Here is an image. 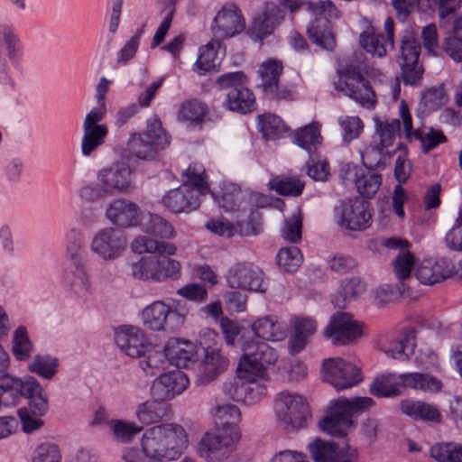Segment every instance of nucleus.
<instances>
[{
    "label": "nucleus",
    "mask_w": 462,
    "mask_h": 462,
    "mask_svg": "<svg viewBox=\"0 0 462 462\" xmlns=\"http://www.w3.org/2000/svg\"><path fill=\"white\" fill-rule=\"evenodd\" d=\"M420 44L411 30H405L401 35L400 51L396 61L401 68L404 84L418 86L423 75V68L419 64Z\"/></svg>",
    "instance_id": "nucleus-10"
},
{
    "label": "nucleus",
    "mask_w": 462,
    "mask_h": 462,
    "mask_svg": "<svg viewBox=\"0 0 462 462\" xmlns=\"http://www.w3.org/2000/svg\"><path fill=\"white\" fill-rule=\"evenodd\" d=\"M376 130L379 135V144L388 148L393 144L396 134L400 130V121L393 119L391 122H379Z\"/></svg>",
    "instance_id": "nucleus-63"
},
{
    "label": "nucleus",
    "mask_w": 462,
    "mask_h": 462,
    "mask_svg": "<svg viewBox=\"0 0 462 462\" xmlns=\"http://www.w3.org/2000/svg\"><path fill=\"white\" fill-rule=\"evenodd\" d=\"M339 225L352 231H362L372 223L370 203L355 198L342 202L339 211Z\"/></svg>",
    "instance_id": "nucleus-14"
},
{
    "label": "nucleus",
    "mask_w": 462,
    "mask_h": 462,
    "mask_svg": "<svg viewBox=\"0 0 462 462\" xmlns=\"http://www.w3.org/2000/svg\"><path fill=\"white\" fill-rule=\"evenodd\" d=\"M143 320L150 329L174 331L183 325L185 317L162 301H154L143 310Z\"/></svg>",
    "instance_id": "nucleus-13"
},
{
    "label": "nucleus",
    "mask_w": 462,
    "mask_h": 462,
    "mask_svg": "<svg viewBox=\"0 0 462 462\" xmlns=\"http://www.w3.org/2000/svg\"><path fill=\"white\" fill-rule=\"evenodd\" d=\"M385 149L379 143H371L365 146L361 153L362 162L369 170L384 169L391 157Z\"/></svg>",
    "instance_id": "nucleus-47"
},
{
    "label": "nucleus",
    "mask_w": 462,
    "mask_h": 462,
    "mask_svg": "<svg viewBox=\"0 0 462 462\" xmlns=\"http://www.w3.org/2000/svg\"><path fill=\"white\" fill-rule=\"evenodd\" d=\"M189 384L188 375L180 371L175 370L162 374L153 381L151 392L153 397L162 401L171 400L180 394Z\"/></svg>",
    "instance_id": "nucleus-20"
},
{
    "label": "nucleus",
    "mask_w": 462,
    "mask_h": 462,
    "mask_svg": "<svg viewBox=\"0 0 462 462\" xmlns=\"http://www.w3.org/2000/svg\"><path fill=\"white\" fill-rule=\"evenodd\" d=\"M374 403L370 397L339 398L334 402L328 415L320 420L319 427L331 436L344 437L353 425V416L365 411Z\"/></svg>",
    "instance_id": "nucleus-6"
},
{
    "label": "nucleus",
    "mask_w": 462,
    "mask_h": 462,
    "mask_svg": "<svg viewBox=\"0 0 462 462\" xmlns=\"http://www.w3.org/2000/svg\"><path fill=\"white\" fill-rule=\"evenodd\" d=\"M33 346L24 327H19L14 333L12 352L18 361L30 358Z\"/></svg>",
    "instance_id": "nucleus-58"
},
{
    "label": "nucleus",
    "mask_w": 462,
    "mask_h": 462,
    "mask_svg": "<svg viewBox=\"0 0 462 462\" xmlns=\"http://www.w3.org/2000/svg\"><path fill=\"white\" fill-rule=\"evenodd\" d=\"M141 226L143 232L161 239H171L174 236L172 225L156 214H149L143 219Z\"/></svg>",
    "instance_id": "nucleus-45"
},
{
    "label": "nucleus",
    "mask_w": 462,
    "mask_h": 462,
    "mask_svg": "<svg viewBox=\"0 0 462 462\" xmlns=\"http://www.w3.org/2000/svg\"><path fill=\"white\" fill-rule=\"evenodd\" d=\"M69 239H73L72 242L68 245V253L72 260V265L74 271L73 278L70 280L71 286H79L83 289H88V275L85 271L84 263L80 254L82 236L76 230H71L68 235Z\"/></svg>",
    "instance_id": "nucleus-31"
},
{
    "label": "nucleus",
    "mask_w": 462,
    "mask_h": 462,
    "mask_svg": "<svg viewBox=\"0 0 462 462\" xmlns=\"http://www.w3.org/2000/svg\"><path fill=\"white\" fill-rule=\"evenodd\" d=\"M139 358V365L146 375L154 376L162 373L170 364L166 346L158 350L150 345Z\"/></svg>",
    "instance_id": "nucleus-38"
},
{
    "label": "nucleus",
    "mask_w": 462,
    "mask_h": 462,
    "mask_svg": "<svg viewBox=\"0 0 462 462\" xmlns=\"http://www.w3.org/2000/svg\"><path fill=\"white\" fill-rule=\"evenodd\" d=\"M160 4L163 5L162 14H164V17L155 32L152 39V45L156 47L161 45L171 26V23L176 12V4L178 0H158Z\"/></svg>",
    "instance_id": "nucleus-54"
},
{
    "label": "nucleus",
    "mask_w": 462,
    "mask_h": 462,
    "mask_svg": "<svg viewBox=\"0 0 462 462\" xmlns=\"http://www.w3.org/2000/svg\"><path fill=\"white\" fill-rule=\"evenodd\" d=\"M385 36L374 27H367L359 36L361 47L371 55L383 58L394 48V22L388 17L384 22Z\"/></svg>",
    "instance_id": "nucleus-15"
},
{
    "label": "nucleus",
    "mask_w": 462,
    "mask_h": 462,
    "mask_svg": "<svg viewBox=\"0 0 462 462\" xmlns=\"http://www.w3.org/2000/svg\"><path fill=\"white\" fill-rule=\"evenodd\" d=\"M309 449L315 462H332L341 454V451L345 450V448H339L334 442L317 439L309 445Z\"/></svg>",
    "instance_id": "nucleus-52"
},
{
    "label": "nucleus",
    "mask_w": 462,
    "mask_h": 462,
    "mask_svg": "<svg viewBox=\"0 0 462 462\" xmlns=\"http://www.w3.org/2000/svg\"><path fill=\"white\" fill-rule=\"evenodd\" d=\"M325 336L336 345H346L362 336L360 324L346 313H337L324 332Z\"/></svg>",
    "instance_id": "nucleus-17"
},
{
    "label": "nucleus",
    "mask_w": 462,
    "mask_h": 462,
    "mask_svg": "<svg viewBox=\"0 0 462 462\" xmlns=\"http://www.w3.org/2000/svg\"><path fill=\"white\" fill-rule=\"evenodd\" d=\"M258 125L260 132L266 140L280 139L288 130L282 119L273 114L259 116Z\"/></svg>",
    "instance_id": "nucleus-46"
},
{
    "label": "nucleus",
    "mask_w": 462,
    "mask_h": 462,
    "mask_svg": "<svg viewBox=\"0 0 462 462\" xmlns=\"http://www.w3.org/2000/svg\"><path fill=\"white\" fill-rule=\"evenodd\" d=\"M245 22L241 10L235 4H227L219 10L213 21L212 32L222 41L244 31Z\"/></svg>",
    "instance_id": "nucleus-16"
},
{
    "label": "nucleus",
    "mask_w": 462,
    "mask_h": 462,
    "mask_svg": "<svg viewBox=\"0 0 462 462\" xmlns=\"http://www.w3.org/2000/svg\"><path fill=\"white\" fill-rule=\"evenodd\" d=\"M220 46L221 41L214 37L208 44L199 49L196 65L200 71L206 73L220 65L217 56V50Z\"/></svg>",
    "instance_id": "nucleus-48"
},
{
    "label": "nucleus",
    "mask_w": 462,
    "mask_h": 462,
    "mask_svg": "<svg viewBox=\"0 0 462 462\" xmlns=\"http://www.w3.org/2000/svg\"><path fill=\"white\" fill-rule=\"evenodd\" d=\"M282 69V62L273 59L267 60L261 65L259 74L262 79V87L266 94L272 97L277 96Z\"/></svg>",
    "instance_id": "nucleus-40"
},
{
    "label": "nucleus",
    "mask_w": 462,
    "mask_h": 462,
    "mask_svg": "<svg viewBox=\"0 0 462 462\" xmlns=\"http://www.w3.org/2000/svg\"><path fill=\"white\" fill-rule=\"evenodd\" d=\"M415 265V258L410 251L400 253L393 263L396 277L402 281L410 277Z\"/></svg>",
    "instance_id": "nucleus-62"
},
{
    "label": "nucleus",
    "mask_w": 462,
    "mask_h": 462,
    "mask_svg": "<svg viewBox=\"0 0 462 462\" xmlns=\"http://www.w3.org/2000/svg\"><path fill=\"white\" fill-rule=\"evenodd\" d=\"M160 4L163 5L162 14H164V17L155 32L152 39V45L156 47L161 45L171 26V23L176 12V4L178 0H158Z\"/></svg>",
    "instance_id": "nucleus-56"
},
{
    "label": "nucleus",
    "mask_w": 462,
    "mask_h": 462,
    "mask_svg": "<svg viewBox=\"0 0 462 462\" xmlns=\"http://www.w3.org/2000/svg\"><path fill=\"white\" fill-rule=\"evenodd\" d=\"M217 82L220 88L226 90L224 104L227 109L240 114L251 113L256 109L255 97L248 88L249 80L245 72L225 73Z\"/></svg>",
    "instance_id": "nucleus-7"
},
{
    "label": "nucleus",
    "mask_w": 462,
    "mask_h": 462,
    "mask_svg": "<svg viewBox=\"0 0 462 462\" xmlns=\"http://www.w3.org/2000/svg\"><path fill=\"white\" fill-rule=\"evenodd\" d=\"M284 16V12L276 4L266 3L263 11L254 17L247 34L254 41H263L273 33Z\"/></svg>",
    "instance_id": "nucleus-22"
},
{
    "label": "nucleus",
    "mask_w": 462,
    "mask_h": 462,
    "mask_svg": "<svg viewBox=\"0 0 462 462\" xmlns=\"http://www.w3.org/2000/svg\"><path fill=\"white\" fill-rule=\"evenodd\" d=\"M145 456L157 462L178 458L188 445V436L178 424H162L148 429L142 438Z\"/></svg>",
    "instance_id": "nucleus-4"
},
{
    "label": "nucleus",
    "mask_w": 462,
    "mask_h": 462,
    "mask_svg": "<svg viewBox=\"0 0 462 462\" xmlns=\"http://www.w3.org/2000/svg\"><path fill=\"white\" fill-rule=\"evenodd\" d=\"M220 328L226 343L229 346H235L237 340L242 347L243 336L245 339H248L245 328L236 320L222 317L220 319Z\"/></svg>",
    "instance_id": "nucleus-60"
},
{
    "label": "nucleus",
    "mask_w": 462,
    "mask_h": 462,
    "mask_svg": "<svg viewBox=\"0 0 462 462\" xmlns=\"http://www.w3.org/2000/svg\"><path fill=\"white\" fill-rule=\"evenodd\" d=\"M240 418L241 412L236 405L217 406L214 415L217 429L201 439L198 448L200 456L212 459L232 452L241 437L237 427Z\"/></svg>",
    "instance_id": "nucleus-3"
},
{
    "label": "nucleus",
    "mask_w": 462,
    "mask_h": 462,
    "mask_svg": "<svg viewBox=\"0 0 462 462\" xmlns=\"http://www.w3.org/2000/svg\"><path fill=\"white\" fill-rule=\"evenodd\" d=\"M137 254L158 253L160 256H143L131 265L132 275L143 281L163 282L177 280L180 275V262L170 258L176 252V246L168 242L159 241L146 236H137L131 245Z\"/></svg>",
    "instance_id": "nucleus-2"
},
{
    "label": "nucleus",
    "mask_w": 462,
    "mask_h": 462,
    "mask_svg": "<svg viewBox=\"0 0 462 462\" xmlns=\"http://www.w3.org/2000/svg\"><path fill=\"white\" fill-rule=\"evenodd\" d=\"M365 290V284L357 277L350 280H344L341 282L340 290L333 297L332 303L336 308L345 309L348 302L361 295Z\"/></svg>",
    "instance_id": "nucleus-43"
},
{
    "label": "nucleus",
    "mask_w": 462,
    "mask_h": 462,
    "mask_svg": "<svg viewBox=\"0 0 462 462\" xmlns=\"http://www.w3.org/2000/svg\"><path fill=\"white\" fill-rule=\"evenodd\" d=\"M455 273L452 263L441 259L437 262L423 261L416 270V277L423 284L432 285L451 277Z\"/></svg>",
    "instance_id": "nucleus-28"
},
{
    "label": "nucleus",
    "mask_w": 462,
    "mask_h": 462,
    "mask_svg": "<svg viewBox=\"0 0 462 462\" xmlns=\"http://www.w3.org/2000/svg\"><path fill=\"white\" fill-rule=\"evenodd\" d=\"M400 406L402 413L414 420L439 422L441 419L438 409L424 402L403 400Z\"/></svg>",
    "instance_id": "nucleus-41"
},
{
    "label": "nucleus",
    "mask_w": 462,
    "mask_h": 462,
    "mask_svg": "<svg viewBox=\"0 0 462 462\" xmlns=\"http://www.w3.org/2000/svg\"><path fill=\"white\" fill-rule=\"evenodd\" d=\"M160 4L163 5L162 14H164V17L155 32L152 39V45L156 47L161 45L171 26V23L176 12V4L178 0H158Z\"/></svg>",
    "instance_id": "nucleus-55"
},
{
    "label": "nucleus",
    "mask_w": 462,
    "mask_h": 462,
    "mask_svg": "<svg viewBox=\"0 0 462 462\" xmlns=\"http://www.w3.org/2000/svg\"><path fill=\"white\" fill-rule=\"evenodd\" d=\"M127 245L123 232L114 228L99 231L92 241V249L104 259H115L125 249Z\"/></svg>",
    "instance_id": "nucleus-23"
},
{
    "label": "nucleus",
    "mask_w": 462,
    "mask_h": 462,
    "mask_svg": "<svg viewBox=\"0 0 462 462\" xmlns=\"http://www.w3.org/2000/svg\"><path fill=\"white\" fill-rule=\"evenodd\" d=\"M399 114L402 121L406 137L420 141L423 152L427 153L441 143L448 142L447 136L441 130L430 129L424 134L420 130H413L411 116L409 107L404 100H402Z\"/></svg>",
    "instance_id": "nucleus-18"
},
{
    "label": "nucleus",
    "mask_w": 462,
    "mask_h": 462,
    "mask_svg": "<svg viewBox=\"0 0 462 462\" xmlns=\"http://www.w3.org/2000/svg\"><path fill=\"white\" fill-rule=\"evenodd\" d=\"M0 44L5 46L11 62L18 65L23 55V46L14 27L3 26L0 28Z\"/></svg>",
    "instance_id": "nucleus-42"
},
{
    "label": "nucleus",
    "mask_w": 462,
    "mask_h": 462,
    "mask_svg": "<svg viewBox=\"0 0 462 462\" xmlns=\"http://www.w3.org/2000/svg\"><path fill=\"white\" fill-rule=\"evenodd\" d=\"M251 331L259 338L280 341L287 337V328L278 321L275 316H265L256 319L251 326Z\"/></svg>",
    "instance_id": "nucleus-36"
},
{
    "label": "nucleus",
    "mask_w": 462,
    "mask_h": 462,
    "mask_svg": "<svg viewBox=\"0 0 462 462\" xmlns=\"http://www.w3.org/2000/svg\"><path fill=\"white\" fill-rule=\"evenodd\" d=\"M322 367L324 381L338 391L351 388L363 380L360 368L340 357L325 360Z\"/></svg>",
    "instance_id": "nucleus-11"
},
{
    "label": "nucleus",
    "mask_w": 462,
    "mask_h": 462,
    "mask_svg": "<svg viewBox=\"0 0 462 462\" xmlns=\"http://www.w3.org/2000/svg\"><path fill=\"white\" fill-rule=\"evenodd\" d=\"M138 209L134 203L118 199L107 208L106 216L115 225L128 227L138 224Z\"/></svg>",
    "instance_id": "nucleus-33"
},
{
    "label": "nucleus",
    "mask_w": 462,
    "mask_h": 462,
    "mask_svg": "<svg viewBox=\"0 0 462 462\" xmlns=\"http://www.w3.org/2000/svg\"><path fill=\"white\" fill-rule=\"evenodd\" d=\"M340 177L345 183L348 180L354 181L358 193L367 199L376 194L383 180L381 174L370 171H365L351 164H346L341 168Z\"/></svg>",
    "instance_id": "nucleus-19"
},
{
    "label": "nucleus",
    "mask_w": 462,
    "mask_h": 462,
    "mask_svg": "<svg viewBox=\"0 0 462 462\" xmlns=\"http://www.w3.org/2000/svg\"><path fill=\"white\" fill-rule=\"evenodd\" d=\"M338 124L345 143H350L358 138L364 129V124L358 116H341L338 119Z\"/></svg>",
    "instance_id": "nucleus-61"
},
{
    "label": "nucleus",
    "mask_w": 462,
    "mask_h": 462,
    "mask_svg": "<svg viewBox=\"0 0 462 462\" xmlns=\"http://www.w3.org/2000/svg\"><path fill=\"white\" fill-rule=\"evenodd\" d=\"M163 206L172 213H181L197 209L200 199L192 189L180 187L168 191L162 199Z\"/></svg>",
    "instance_id": "nucleus-26"
},
{
    "label": "nucleus",
    "mask_w": 462,
    "mask_h": 462,
    "mask_svg": "<svg viewBox=\"0 0 462 462\" xmlns=\"http://www.w3.org/2000/svg\"><path fill=\"white\" fill-rule=\"evenodd\" d=\"M171 413V405L159 399L147 401L138 405L136 416L145 425L154 424L168 419Z\"/></svg>",
    "instance_id": "nucleus-35"
},
{
    "label": "nucleus",
    "mask_w": 462,
    "mask_h": 462,
    "mask_svg": "<svg viewBox=\"0 0 462 462\" xmlns=\"http://www.w3.org/2000/svg\"><path fill=\"white\" fill-rule=\"evenodd\" d=\"M61 455L56 444L43 443L37 447L32 462H60Z\"/></svg>",
    "instance_id": "nucleus-64"
},
{
    "label": "nucleus",
    "mask_w": 462,
    "mask_h": 462,
    "mask_svg": "<svg viewBox=\"0 0 462 462\" xmlns=\"http://www.w3.org/2000/svg\"><path fill=\"white\" fill-rule=\"evenodd\" d=\"M133 171L125 162H117L110 168L99 171L97 180L108 196L117 192H128L132 184Z\"/></svg>",
    "instance_id": "nucleus-21"
},
{
    "label": "nucleus",
    "mask_w": 462,
    "mask_h": 462,
    "mask_svg": "<svg viewBox=\"0 0 462 462\" xmlns=\"http://www.w3.org/2000/svg\"><path fill=\"white\" fill-rule=\"evenodd\" d=\"M430 457L437 462H462V445L457 442H439L430 448Z\"/></svg>",
    "instance_id": "nucleus-50"
},
{
    "label": "nucleus",
    "mask_w": 462,
    "mask_h": 462,
    "mask_svg": "<svg viewBox=\"0 0 462 462\" xmlns=\"http://www.w3.org/2000/svg\"><path fill=\"white\" fill-rule=\"evenodd\" d=\"M24 397L28 400L30 411L35 415H44L48 410V401L43 389L37 380L28 377L26 380L9 374L0 376V406H14Z\"/></svg>",
    "instance_id": "nucleus-5"
},
{
    "label": "nucleus",
    "mask_w": 462,
    "mask_h": 462,
    "mask_svg": "<svg viewBox=\"0 0 462 462\" xmlns=\"http://www.w3.org/2000/svg\"><path fill=\"white\" fill-rule=\"evenodd\" d=\"M115 341L118 347L131 357L141 356L150 346L143 332L133 326H123L116 329Z\"/></svg>",
    "instance_id": "nucleus-25"
},
{
    "label": "nucleus",
    "mask_w": 462,
    "mask_h": 462,
    "mask_svg": "<svg viewBox=\"0 0 462 462\" xmlns=\"http://www.w3.org/2000/svg\"><path fill=\"white\" fill-rule=\"evenodd\" d=\"M415 347L416 329L411 324H405L400 328V337L394 346L385 350V354L393 359L406 361L413 355Z\"/></svg>",
    "instance_id": "nucleus-32"
},
{
    "label": "nucleus",
    "mask_w": 462,
    "mask_h": 462,
    "mask_svg": "<svg viewBox=\"0 0 462 462\" xmlns=\"http://www.w3.org/2000/svg\"><path fill=\"white\" fill-rule=\"evenodd\" d=\"M291 355H296L307 346L317 331V322L310 317L295 316L291 319Z\"/></svg>",
    "instance_id": "nucleus-29"
},
{
    "label": "nucleus",
    "mask_w": 462,
    "mask_h": 462,
    "mask_svg": "<svg viewBox=\"0 0 462 462\" xmlns=\"http://www.w3.org/2000/svg\"><path fill=\"white\" fill-rule=\"evenodd\" d=\"M400 374H383L374 380L370 386V393L376 397H393L402 393Z\"/></svg>",
    "instance_id": "nucleus-44"
},
{
    "label": "nucleus",
    "mask_w": 462,
    "mask_h": 462,
    "mask_svg": "<svg viewBox=\"0 0 462 462\" xmlns=\"http://www.w3.org/2000/svg\"><path fill=\"white\" fill-rule=\"evenodd\" d=\"M107 134L108 127H83L82 154L90 156L105 143Z\"/></svg>",
    "instance_id": "nucleus-49"
},
{
    "label": "nucleus",
    "mask_w": 462,
    "mask_h": 462,
    "mask_svg": "<svg viewBox=\"0 0 462 462\" xmlns=\"http://www.w3.org/2000/svg\"><path fill=\"white\" fill-rule=\"evenodd\" d=\"M307 173L316 181H326L330 174V167L326 158L318 152L309 155L307 161Z\"/></svg>",
    "instance_id": "nucleus-59"
},
{
    "label": "nucleus",
    "mask_w": 462,
    "mask_h": 462,
    "mask_svg": "<svg viewBox=\"0 0 462 462\" xmlns=\"http://www.w3.org/2000/svg\"><path fill=\"white\" fill-rule=\"evenodd\" d=\"M243 356L239 362L238 373L241 378L247 383L236 382L229 389V394L236 402L252 403L260 401L267 394V388L263 383L255 382L265 374L266 367L274 365L278 359L275 348L266 342L258 341L251 337L245 339L243 336Z\"/></svg>",
    "instance_id": "nucleus-1"
},
{
    "label": "nucleus",
    "mask_w": 462,
    "mask_h": 462,
    "mask_svg": "<svg viewBox=\"0 0 462 462\" xmlns=\"http://www.w3.org/2000/svg\"><path fill=\"white\" fill-rule=\"evenodd\" d=\"M199 344L205 350V359L199 364V381L206 384L223 373L227 368L229 362L216 345H206L202 339Z\"/></svg>",
    "instance_id": "nucleus-24"
},
{
    "label": "nucleus",
    "mask_w": 462,
    "mask_h": 462,
    "mask_svg": "<svg viewBox=\"0 0 462 462\" xmlns=\"http://www.w3.org/2000/svg\"><path fill=\"white\" fill-rule=\"evenodd\" d=\"M226 278L231 288L260 293H264L267 291L263 272L251 263L234 264L228 269Z\"/></svg>",
    "instance_id": "nucleus-12"
},
{
    "label": "nucleus",
    "mask_w": 462,
    "mask_h": 462,
    "mask_svg": "<svg viewBox=\"0 0 462 462\" xmlns=\"http://www.w3.org/2000/svg\"><path fill=\"white\" fill-rule=\"evenodd\" d=\"M59 360L51 356L37 355L29 364V370L44 379H51L58 372Z\"/></svg>",
    "instance_id": "nucleus-57"
},
{
    "label": "nucleus",
    "mask_w": 462,
    "mask_h": 462,
    "mask_svg": "<svg viewBox=\"0 0 462 462\" xmlns=\"http://www.w3.org/2000/svg\"><path fill=\"white\" fill-rule=\"evenodd\" d=\"M170 364L177 368H189L197 363V346L190 341L171 338L166 344Z\"/></svg>",
    "instance_id": "nucleus-27"
},
{
    "label": "nucleus",
    "mask_w": 462,
    "mask_h": 462,
    "mask_svg": "<svg viewBox=\"0 0 462 462\" xmlns=\"http://www.w3.org/2000/svg\"><path fill=\"white\" fill-rule=\"evenodd\" d=\"M448 101V96L445 92L444 86L432 87L423 91L419 105L420 113H430L438 110Z\"/></svg>",
    "instance_id": "nucleus-53"
},
{
    "label": "nucleus",
    "mask_w": 462,
    "mask_h": 462,
    "mask_svg": "<svg viewBox=\"0 0 462 462\" xmlns=\"http://www.w3.org/2000/svg\"><path fill=\"white\" fill-rule=\"evenodd\" d=\"M183 187L192 189L196 194L204 196L210 191L208 182V174L204 166L200 163H190L183 172Z\"/></svg>",
    "instance_id": "nucleus-39"
},
{
    "label": "nucleus",
    "mask_w": 462,
    "mask_h": 462,
    "mask_svg": "<svg viewBox=\"0 0 462 462\" xmlns=\"http://www.w3.org/2000/svg\"><path fill=\"white\" fill-rule=\"evenodd\" d=\"M338 79L334 82L336 90L344 93L366 108H374L375 94L368 80L365 79L359 66L347 64L337 69Z\"/></svg>",
    "instance_id": "nucleus-8"
},
{
    "label": "nucleus",
    "mask_w": 462,
    "mask_h": 462,
    "mask_svg": "<svg viewBox=\"0 0 462 462\" xmlns=\"http://www.w3.org/2000/svg\"><path fill=\"white\" fill-rule=\"evenodd\" d=\"M444 25L447 36L443 39L442 50L453 61L462 62V17H454L451 23Z\"/></svg>",
    "instance_id": "nucleus-34"
},
{
    "label": "nucleus",
    "mask_w": 462,
    "mask_h": 462,
    "mask_svg": "<svg viewBox=\"0 0 462 462\" xmlns=\"http://www.w3.org/2000/svg\"><path fill=\"white\" fill-rule=\"evenodd\" d=\"M207 106L198 99H189L181 104L178 118L193 125L201 124L208 115Z\"/></svg>",
    "instance_id": "nucleus-51"
},
{
    "label": "nucleus",
    "mask_w": 462,
    "mask_h": 462,
    "mask_svg": "<svg viewBox=\"0 0 462 462\" xmlns=\"http://www.w3.org/2000/svg\"><path fill=\"white\" fill-rule=\"evenodd\" d=\"M322 125L319 121L311 123L295 129L291 132L293 138V143L306 151L309 155L319 152L323 143L321 134Z\"/></svg>",
    "instance_id": "nucleus-30"
},
{
    "label": "nucleus",
    "mask_w": 462,
    "mask_h": 462,
    "mask_svg": "<svg viewBox=\"0 0 462 462\" xmlns=\"http://www.w3.org/2000/svg\"><path fill=\"white\" fill-rule=\"evenodd\" d=\"M170 144V136L167 134L158 117L147 121L146 130L143 133L134 134L129 145L133 152L140 159H155L159 152Z\"/></svg>",
    "instance_id": "nucleus-9"
},
{
    "label": "nucleus",
    "mask_w": 462,
    "mask_h": 462,
    "mask_svg": "<svg viewBox=\"0 0 462 462\" xmlns=\"http://www.w3.org/2000/svg\"><path fill=\"white\" fill-rule=\"evenodd\" d=\"M401 383L403 388H411L423 393H436L442 389V382L429 374L405 373L400 374Z\"/></svg>",
    "instance_id": "nucleus-37"
}]
</instances>
